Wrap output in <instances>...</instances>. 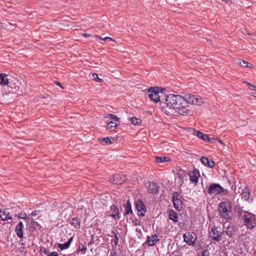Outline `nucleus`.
<instances>
[{
    "label": "nucleus",
    "instance_id": "nucleus-13",
    "mask_svg": "<svg viewBox=\"0 0 256 256\" xmlns=\"http://www.w3.org/2000/svg\"><path fill=\"white\" fill-rule=\"evenodd\" d=\"M200 162L204 166L210 168H212L215 165L214 162L212 160L204 156H202L200 158Z\"/></svg>",
    "mask_w": 256,
    "mask_h": 256
},
{
    "label": "nucleus",
    "instance_id": "nucleus-47",
    "mask_svg": "<svg viewBox=\"0 0 256 256\" xmlns=\"http://www.w3.org/2000/svg\"><path fill=\"white\" fill-rule=\"evenodd\" d=\"M19 243L20 244L22 245V246H24L25 244L23 242L22 240H20L19 242Z\"/></svg>",
    "mask_w": 256,
    "mask_h": 256
},
{
    "label": "nucleus",
    "instance_id": "nucleus-41",
    "mask_svg": "<svg viewBox=\"0 0 256 256\" xmlns=\"http://www.w3.org/2000/svg\"><path fill=\"white\" fill-rule=\"evenodd\" d=\"M38 213V212H37L36 210H34V212H32V216H36Z\"/></svg>",
    "mask_w": 256,
    "mask_h": 256
},
{
    "label": "nucleus",
    "instance_id": "nucleus-37",
    "mask_svg": "<svg viewBox=\"0 0 256 256\" xmlns=\"http://www.w3.org/2000/svg\"><path fill=\"white\" fill-rule=\"evenodd\" d=\"M136 232H138V234H137L138 236V238L141 237V236H142V232L140 229L136 228Z\"/></svg>",
    "mask_w": 256,
    "mask_h": 256
},
{
    "label": "nucleus",
    "instance_id": "nucleus-44",
    "mask_svg": "<svg viewBox=\"0 0 256 256\" xmlns=\"http://www.w3.org/2000/svg\"><path fill=\"white\" fill-rule=\"evenodd\" d=\"M110 256H118V254L116 252H112L110 254Z\"/></svg>",
    "mask_w": 256,
    "mask_h": 256
},
{
    "label": "nucleus",
    "instance_id": "nucleus-35",
    "mask_svg": "<svg viewBox=\"0 0 256 256\" xmlns=\"http://www.w3.org/2000/svg\"><path fill=\"white\" fill-rule=\"evenodd\" d=\"M40 254L42 255L44 254L48 256V250L44 247H40Z\"/></svg>",
    "mask_w": 256,
    "mask_h": 256
},
{
    "label": "nucleus",
    "instance_id": "nucleus-36",
    "mask_svg": "<svg viewBox=\"0 0 256 256\" xmlns=\"http://www.w3.org/2000/svg\"><path fill=\"white\" fill-rule=\"evenodd\" d=\"M96 36V38H99L100 40H110V41H114V40L110 38V37H108V36H106V37H105V38H102L100 36Z\"/></svg>",
    "mask_w": 256,
    "mask_h": 256
},
{
    "label": "nucleus",
    "instance_id": "nucleus-10",
    "mask_svg": "<svg viewBox=\"0 0 256 256\" xmlns=\"http://www.w3.org/2000/svg\"><path fill=\"white\" fill-rule=\"evenodd\" d=\"M172 200L174 208L178 210H181L182 206V202L178 198V194L177 192L173 193Z\"/></svg>",
    "mask_w": 256,
    "mask_h": 256
},
{
    "label": "nucleus",
    "instance_id": "nucleus-23",
    "mask_svg": "<svg viewBox=\"0 0 256 256\" xmlns=\"http://www.w3.org/2000/svg\"><path fill=\"white\" fill-rule=\"evenodd\" d=\"M72 240V238H70L64 244H58V248L60 249L61 250L66 249L70 247V243Z\"/></svg>",
    "mask_w": 256,
    "mask_h": 256
},
{
    "label": "nucleus",
    "instance_id": "nucleus-7",
    "mask_svg": "<svg viewBox=\"0 0 256 256\" xmlns=\"http://www.w3.org/2000/svg\"><path fill=\"white\" fill-rule=\"evenodd\" d=\"M184 241L189 246L193 245L196 240V234L192 232H188L183 236Z\"/></svg>",
    "mask_w": 256,
    "mask_h": 256
},
{
    "label": "nucleus",
    "instance_id": "nucleus-48",
    "mask_svg": "<svg viewBox=\"0 0 256 256\" xmlns=\"http://www.w3.org/2000/svg\"><path fill=\"white\" fill-rule=\"evenodd\" d=\"M252 96L256 98V92H252L250 94Z\"/></svg>",
    "mask_w": 256,
    "mask_h": 256
},
{
    "label": "nucleus",
    "instance_id": "nucleus-26",
    "mask_svg": "<svg viewBox=\"0 0 256 256\" xmlns=\"http://www.w3.org/2000/svg\"><path fill=\"white\" fill-rule=\"evenodd\" d=\"M119 176H114L112 178H110V181L113 184H122V180H119Z\"/></svg>",
    "mask_w": 256,
    "mask_h": 256
},
{
    "label": "nucleus",
    "instance_id": "nucleus-24",
    "mask_svg": "<svg viewBox=\"0 0 256 256\" xmlns=\"http://www.w3.org/2000/svg\"><path fill=\"white\" fill-rule=\"evenodd\" d=\"M196 136L198 138H200L204 141L210 142V138L208 137V136L206 134L202 133V132H200L199 130L196 132Z\"/></svg>",
    "mask_w": 256,
    "mask_h": 256
},
{
    "label": "nucleus",
    "instance_id": "nucleus-45",
    "mask_svg": "<svg viewBox=\"0 0 256 256\" xmlns=\"http://www.w3.org/2000/svg\"><path fill=\"white\" fill-rule=\"evenodd\" d=\"M25 249H26V247L24 246H22L20 248V250L21 252H24Z\"/></svg>",
    "mask_w": 256,
    "mask_h": 256
},
{
    "label": "nucleus",
    "instance_id": "nucleus-27",
    "mask_svg": "<svg viewBox=\"0 0 256 256\" xmlns=\"http://www.w3.org/2000/svg\"><path fill=\"white\" fill-rule=\"evenodd\" d=\"M130 122L132 124L136 126L140 125L142 122V120L140 118L134 116L130 118Z\"/></svg>",
    "mask_w": 256,
    "mask_h": 256
},
{
    "label": "nucleus",
    "instance_id": "nucleus-21",
    "mask_svg": "<svg viewBox=\"0 0 256 256\" xmlns=\"http://www.w3.org/2000/svg\"><path fill=\"white\" fill-rule=\"evenodd\" d=\"M7 75L5 74H0V84L2 86L8 85V80Z\"/></svg>",
    "mask_w": 256,
    "mask_h": 256
},
{
    "label": "nucleus",
    "instance_id": "nucleus-4",
    "mask_svg": "<svg viewBox=\"0 0 256 256\" xmlns=\"http://www.w3.org/2000/svg\"><path fill=\"white\" fill-rule=\"evenodd\" d=\"M224 192V189L218 184H212L208 188V193L210 195L216 196Z\"/></svg>",
    "mask_w": 256,
    "mask_h": 256
},
{
    "label": "nucleus",
    "instance_id": "nucleus-17",
    "mask_svg": "<svg viewBox=\"0 0 256 256\" xmlns=\"http://www.w3.org/2000/svg\"><path fill=\"white\" fill-rule=\"evenodd\" d=\"M250 194V190L248 186H246L244 189V190L241 194L242 198L245 200H248Z\"/></svg>",
    "mask_w": 256,
    "mask_h": 256
},
{
    "label": "nucleus",
    "instance_id": "nucleus-31",
    "mask_svg": "<svg viewBox=\"0 0 256 256\" xmlns=\"http://www.w3.org/2000/svg\"><path fill=\"white\" fill-rule=\"evenodd\" d=\"M98 140L100 142H104L105 144H112L111 140H110V139L108 137L104 138H100L98 139Z\"/></svg>",
    "mask_w": 256,
    "mask_h": 256
},
{
    "label": "nucleus",
    "instance_id": "nucleus-12",
    "mask_svg": "<svg viewBox=\"0 0 256 256\" xmlns=\"http://www.w3.org/2000/svg\"><path fill=\"white\" fill-rule=\"evenodd\" d=\"M24 224L22 222H20L16 226L15 232L17 236L20 238H24Z\"/></svg>",
    "mask_w": 256,
    "mask_h": 256
},
{
    "label": "nucleus",
    "instance_id": "nucleus-33",
    "mask_svg": "<svg viewBox=\"0 0 256 256\" xmlns=\"http://www.w3.org/2000/svg\"><path fill=\"white\" fill-rule=\"evenodd\" d=\"M176 180H178V182L180 184H182V182H183V181H182V176L180 174H178L176 176V178H175Z\"/></svg>",
    "mask_w": 256,
    "mask_h": 256
},
{
    "label": "nucleus",
    "instance_id": "nucleus-1",
    "mask_svg": "<svg viewBox=\"0 0 256 256\" xmlns=\"http://www.w3.org/2000/svg\"><path fill=\"white\" fill-rule=\"evenodd\" d=\"M202 103V98L198 96L190 94H186L184 96L179 94H170L167 95L164 99V104L167 107L176 109L181 115L186 114L188 112V104L200 105Z\"/></svg>",
    "mask_w": 256,
    "mask_h": 256
},
{
    "label": "nucleus",
    "instance_id": "nucleus-19",
    "mask_svg": "<svg viewBox=\"0 0 256 256\" xmlns=\"http://www.w3.org/2000/svg\"><path fill=\"white\" fill-rule=\"evenodd\" d=\"M169 218L174 222H178V215L176 212L172 210H170L168 212Z\"/></svg>",
    "mask_w": 256,
    "mask_h": 256
},
{
    "label": "nucleus",
    "instance_id": "nucleus-14",
    "mask_svg": "<svg viewBox=\"0 0 256 256\" xmlns=\"http://www.w3.org/2000/svg\"><path fill=\"white\" fill-rule=\"evenodd\" d=\"M158 241H159V239L158 238V236L156 234L147 236L146 242L150 246L155 245Z\"/></svg>",
    "mask_w": 256,
    "mask_h": 256
},
{
    "label": "nucleus",
    "instance_id": "nucleus-42",
    "mask_svg": "<svg viewBox=\"0 0 256 256\" xmlns=\"http://www.w3.org/2000/svg\"><path fill=\"white\" fill-rule=\"evenodd\" d=\"M55 84L60 86V88H64L63 86H62L61 84L58 82H55Z\"/></svg>",
    "mask_w": 256,
    "mask_h": 256
},
{
    "label": "nucleus",
    "instance_id": "nucleus-28",
    "mask_svg": "<svg viewBox=\"0 0 256 256\" xmlns=\"http://www.w3.org/2000/svg\"><path fill=\"white\" fill-rule=\"evenodd\" d=\"M105 118H110L112 119V120H114V122H118L120 118L116 116V115H114L112 114H107L106 116H104Z\"/></svg>",
    "mask_w": 256,
    "mask_h": 256
},
{
    "label": "nucleus",
    "instance_id": "nucleus-8",
    "mask_svg": "<svg viewBox=\"0 0 256 256\" xmlns=\"http://www.w3.org/2000/svg\"><path fill=\"white\" fill-rule=\"evenodd\" d=\"M190 176V180L191 183L194 184V186L196 185L198 182V178L200 176V174L198 170L197 169H194L188 174Z\"/></svg>",
    "mask_w": 256,
    "mask_h": 256
},
{
    "label": "nucleus",
    "instance_id": "nucleus-43",
    "mask_svg": "<svg viewBox=\"0 0 256 256\" xmlns=\"http://www.w3.org/2000/svg\"><path fill=\"white\" fill-rule=\"evenodd\" d=\"M250 90H252L256 91V86H251Z\"/></svg>",
    "mask_w": 256,
    "mask_h": 256
},
{
    "label": "nucleus",
    "instance_id": "nucleus-11",
    "mask_svg": "<svg viewBox=\"0 0 256 256\" xmlns=\"http://www.w3.org/2000/svg\"><path fill=\"white\" fill-rule=\"evenodd\" d=\"M136 208L140 216H144L146 212V208L142 200H138L136 202Z\"/></svg>",
    "mask_w": 256,
    "mask_h": 256
},
{
    "label": "nucleus",
    "instance_id": "nucleus-22",
    "mask_svg": "<svg viewBox=\"0 0 256 256\" xmlns=\"http://www.w3.org/2000/svg\"><path fill=\"white\" fill-rule=\"evenodd\" d=\"M70 224L76 228H79L80 226V220L78 218H74L70 221Z\"/></svg>",
    "mask_w": 256,
    "mask_h": 256
},
{
    "label": "nucleus",
    "instance_id": "nucleus-29",
    "mask_svg": "<svg viewBox=\"0 0 256 256\" xmlns=\"http://www.w3.org/2000/svg\"><path fill=\"white\" fill-rule=\"evenodd\" d=\"M126 214L132 213L131 204L129 200H128V202H126Z\"/></svg>",
    "mask_w": 256,
    "mask_h": 256
},
{
    "label": "nucleus",
    "instance_id": "nucleus-18",
    "mask_svg": "<svg viewBox=\"0 0 256 256\" xmlns=\"http://www.w3.org/2000/svg\"><path fill=\"white\" fill-rule=\"evenodd\" d=\"M118 122H113L112 120L108 122L107 129L110 132H114L118 126L119 124Z\"/></svg>",
    "mask_w": 256,
    "mask_h": 256
},
{
    "label": "nucleus",
    "instance_id": "nucleus-49",
    "mask_svg": "<svg viewBox=\"0 0 256 256\" xmlns=\"http://www.w3.org/2000/svg\"><path fill=\"white\" fill-rule=\"evenodd\" d=\"M244 83H246V84L250 86V88H251V86H252V84H250V83H249L248 82H245Z\"/></svg>",
    "mask_w": 256,
    "mask_h": 256
},
{
    "label": "nucleus",
    "instance_id": "nucleus-30",
    "mask_svg": "<svg viewBox=\"0 0 256 256\" xmlns=\"http://www.w3.org/2000/svg\"><path fill=\"white\" fill-rule=\"evenodd\" d=\"M156 159L158 162H164L169 160L168 158L166 156L156 157Z\"/></svg>",
    "mask_w": 256,
    "mask_h": 256
},
{
    "label": "nucleus",
    "instance_id": "nucleus-34",
    "mask_svg": "<svg viewBox=\"0 0 256 256\" xmlns=\"http://www.w3.org/2000/svg\"><path fill=\"white\" fill-rule=\"evenodd\" d=\"M18 218L22 219H30L29 216H27L26 213L20 212L19 214Z\"/></svg>",
    "mask_w": 256,
    "mask_h": 256
},
{
    "label": "nucleus",
    "instance_id": "nucleus-9",
    "mask_svg": "<svg viewBox=\"0 0 256 256\" xmlns=\"http://www.w3.org/2000/svg\"><path fill=\"white\" fill-rule=\"evenodd\" d=\"M106 216L112 217L114 220L120 218L119 209L115 205H112L110 210L106 212Z\"/></svg>",
    "mask_w": 256,
    "mask_h": 256
},
{
    "label": "nucleus",
    "instance_id": "nucleus-51",
    "mask_svg": "<svg viewBox=\"0 0 256 256\" xmlns=\"http://www.w3.org/2000/svg\"><path fill=\"white\" fill-rule=\"evenodd\" d=\"M219 142H220V144H223L221 140H219Z\"/></svg>",
    "mask_w": 256,
    "mask_h": 256
},
{
    "label": "nucleus",
    "instance_id": "nucleus-38",
    "mask_svg": "<svg viewBox=\"0 0 256 256\" xmlns=\"http://www.w3.org/2000/svg\"><path fill=\"white\" fill-rule=\"evenodd\" d=\"M118 238L116 234L114 236V244L117 245L118 244Z\"/></svg>",
    "mask_w": 256,
    "mask_h": 256
},
{
    "label": "nucleus",
    "instance_id": "nucleus-5",
    "mask_svg": "<svg viewBox=\"0 0 256 256\" xmlns=\"http://www.w3.org/2000/svg\"><path fill=\"white\" fill-rule=\"evenodd\" d=\"M157 87L151 88L148 90V97L152 101L158 102H160V98L162 96V92L158 91Z\"/></svg>",
    "mask_w": 256,
    "mask_h": 256
},
{
    "label": "nucleus",
    "instance_id": "nucleus-3",
    "mask_svg": "<svg viewBox=\"0 0 256 256\" xmlns=\"http://www.w3.org/2000/svg\"><path fill=\"white\" fill-rule=\"evenodd\" d=\"M243 220L248 229L252 230L256 226V216L251 212H245Z\"/></svg>",
    "mask_w": 256,
    "mask_h": 256
},
{
    "label": "nucleus",
    "instance_id": "nucleus-2",
    "mask_svg": "<svg viewBox=\"0 0 256 256\" xmlns=\"http://www.w3.org/2000/svg\"><path fill=\"white\" fill-rule=\"evenodd\" d=\"M218 210L222 218L226 220L232 218V205L229 202H220L218 204Z\"/></svg>",
    "mask_w": 256,
    "mask_h": 256
},
{
    "label": "nucleus",
    "instance_id": "nucleus-15",
    "mask_svg": "<svg viewBox=\"0 0 256 256\" xmlns=\"http://www.w3.org/2000/svg\"><path fill=\"white\" fill-rule=\"evenodd\" d=\"M2 212L0 210V217L2 220H10V222H8V223H11L12 222V216L10 214V212H7L6 211H4L2 212Z\"/></svg>",
    "mask_w": 256,
    "mask_h": 256
},
{
    "label": "nucleus",
    "instance_id": "nucleus-50",
    "mask_svg": "<svg viewBox=\"0 0 256 256\" xmlns=\"http://www.w3.org/2000/svg\"><path fill=\"white\" fill-rule=\"evenodd\" d=\"M34 230V228H32V227H30V230H31L32 232V230Z\"/></svg>",
    "mask_w": 256,
    "mask_h": 256
},
{
    "label": "nucleus",
    "instance_id": "nucleus-16",
    "mask_svg": "<svg viewBox=\"0 0 256 256\" xmlns=\"http://www.w3.org/2000/svg\"><path fill=\"white\" fill-rule=\"evenodd\" d=\"M148 188V192L150 194H156L158 192V184L154 182H150Z\"/></svg>",
    "mask_w": 256,
    "mask_h": 256
},
{
    "label": "nucleus",
    "instance_id": "nucleus-20",
    "mask_svg": "<svg viewBox=\"0 0 256 256\" xmlns=\"http://www.w3.org/2000/svg\"><path fill=\"white\" fill-rule=\"evenodd\" d=\"M234 229L235 228L234 226L229 225L226 228L224 232L230 238H232L234 232Z\"/></svg>",
    "mask_w": 256,
    "mask_h": 256
},
{
    "label": "nucleus",
    "instance_id": "nucleus-40",
    "mask_svg": "<svg viewBox=\"0 0 256 256\" xmlns=\"http://www.w3.org/2000/svg\"><path fill=\"white\" fill-rule=\"evenodd\" d=\"M49 256H58V254L57 252H52Z\"/></svg>",
    "mask_w": 256,
    "mask_h": 256
},
{
    "label": "nucleus",
    "instance_id": "nucleus-6",
    "mask_svg": "<svg viewBox=\"0 0 256 256\" xmlns=\"http://www.w3.org/2000/svg\"><path fill=\"white\" fill-rule=\"evenodd\" d=\"M210 238L214 240L220 242L222 240V234L223 232L218 230V228L214 226L210 230Z\"/></svg>",
    "mask_w": 256,
    "mask_h": 256
},
{
    "label": "nucleus",
    "instance_id": "nucleus-46",
    "mask_svg": "<svg viewBox=\"0 0 256 256\" xmlns=\"http://www.w3.org/2000/svg\"><path fill=\"white\" fill-rule=\"evenodd\" d=\"M83 36L86 38H88L90 36V34H84Z\"/></svg>",
    "mask_w": 256,
    "mask_h": 256
},
{
    "label": "nucleus",
    "instance_id": "nucleus-39",
    "mask_svg": "<svg viewBox=\"0 0 256 256\" xmlns=\"http://www.w3.org/2000/svg\"><path fill=\"white\" fill-rule=\"evenodd\" d=\"M220 256H228L226 252H220L219 253Z\"/></svg>",
    "mask_w": 256,
    "mask_h": 256
},
{
    "label": "nucleus",
    "instance_id": "nucleus-25",
    "mask_svg": "<svg viewBox=\"0 0 256 256\" xmlns=\"http://www.w3.org/2000/svg\"><path fill=\"white\" fill-rule=\"evenodd\" d=\"M235 63L242 68L251 67V66H249L248 63L247 62L240 59L236 60L235 61Z\"/></svg>",
    "mask_w": 256,
    "mask_h": 256
},
{
    "label": "nucleus",
    "instance_id": "nucleus-32",
    "mask_svg": "<svg viewBox=\"0 0 256 256\" xmlns=\"http://www.w3.org/2000/svg\"><path fill=\"white\" fill-rule=\"evenodd\" d=\"M91 78L92 80H96L98 82H102V80L101 78H98V75L96 74H92L91 76Z\"/></svg>",
    "mask_w": 256,
    "mask_h": 256
},
{
    "label": "nucleus",
    "instance_id": "nucleus-52",
    "mask_svg": "<svg viewBox=\"0 0 256 256\" xmlns=\"http://www.w3.org/2000/svg\"><path fill=\"white\" fill-rule=\"evenodd\" d=\"M86 248H84V250L86 251Z\"/></svg>",
    "mask_w": 256,
    "mask_h": 256
}]
</instances>
